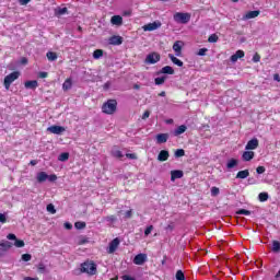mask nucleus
Instances as JSON below:
<instances>
[{"label": "nucleus", "instance_id": "4d7b16f0", "mask_svg": "<svg viewBox=\"0 0 280 280\" xmlns=\"http://www.w3.org/2000/svg\"><path fill=\"white\" fill-rule=\"evenodd\" d=\"M7 240H14V242H16V235H14V234H8V235H7Z\"/></svg>", "mask_w": 280, "mask_h": 280}, {"label": "nucleus", "instance_id": "9b49d317", "mask_svg": "<svg viewBox=\"0 0 280 280\" xmlns=\"http://www.w3.org/2000/svg\"><path fill=\"white\" fill-rule=\"evenodd\" d=\"M117 248H119V238H114L109 243V247L107 249V253H109V255H113V253H115V250H117Z\"/></svg>", "mask_w": 280, "mask_h": 280}, {"label": "nucleus", "instance_id": "338daca9", "mask_svg": "<svg viewBox=\"0 0 280 280\" xmlns=\"http://www.w3.org/2000/svg\"><path fill=\"white\" fill-rule=\"evenodd\" d=\"M37 163H38V162H37L36 160H32V161L30 162L31 165H37Z\"/></svg>", "mask_w": 280, "mask_h": 280}, {"label": "nucleus", "instance_id": "412c9836", "mask_svg": "<svg viewBox=\"0 0 280 280\" xmlns=\"http://www.w3.org/2000/svg\"><path fill=\"white\" fill-rule=\"evenodd\" d=\"M250 176V172L248 170L240 171L236 174V178L244 180V178H248Z\"/></svg>", "mask_w": 280, "mask_h": 280}, {"label": "nucleus", "instance_id": "0e129e2a", "mask_svg": "<svg viewBox=\"0 0 280 280\" xmlns=\"http://www.w3.org/2000/svg\"><path fill=\"white\" fill-rule=\"evenodd\" d=\"M39 78H47V72H39Z\"/></svg>", "mask_w": 280, "mask_h": 280}, {"label": "nucleus", "instance_id": "13d9d810", "mask_svg": "<svg viewBox=\"0 0 280 280\" xmlns=\"http://www.w3.org/2000/svg\"><path fill=\"white\" fill-rule=\"evenodd\" d=\"M150 117V110H145L142 115V119H148Z\"/></svg>", "mask_w": 280, "mask_h": 280}, {"label": "nucleus", "instance_id": "b1692460", "mask_svg": "<svg viewBox=\"0 0 280 280\" xmlns=\"http://www.w3.org/2000/svg\"><path fill=\"white\" fill-rule=\"evenodd\" d=\"M38 183H45L49 178V175L45 172H39L36 176Z\"/></svg>", "mask_w": 280, "mask_h": 280}, {"label": "nucleus", "instance_id": "7c9ffc66", "mask_svg": "<svg viewBox=\"0 0 280 280\" xmlns=\"http://www.w3.org/2000/svg\"><path fill=\"white\" fill-rule=\"evenodd\" d=\"M102 56H104V50H102V49H96L93 52V59L94 60H100V58H102Z\"/></svg>", "mask_w": 280, "mask_h": 280}, {"label": "nucleus", "instance_id": "c756f323", "mask_svg": "<svg viewBox=\"0 0 280 280\" xmlns=\"http://www.w3.org/2000/svg\"><path fill=\"white\" fill-rule=\"evenodd\" d=\"M46 57L48 60H50V62H54V60H58V55H56V52L54 51H48L46 54Z\"/></svg>", "mask_w": 280, "mask_h": 280}, {"label": "nucleus", "instance_id": "8fccbe9b", "mask_svg": "<svg viewBox=\"0 0 280 280\" xmlns=\"http://www.w3.org/2000/svg\"><path fill=\"white\" fill-rule=\"evenodd\" d=\"M0 222L1 224H5V222H8V218L5 217L4 213H0Z\"/></svg>", "mask_w": 280, "mask_h": 280}, {"label": "nucleus", "instance_id": "4be33fe9", "mask_svg": "<svg viewBox=\"0 0 280 280\" xmlns=\"http://www.w3.org/2000/svg\"><path fill=\"white\" fill-rule=\"evenodd\" d=\"M168 58L171 60V62H173V65H176V67H183V61L178 58H176V56L168 54Z\"/></svg>", "mask_w": 280, "mask_h": 280}, {"label": "nucleus", "instance_id": "7ed1b4c3", "mask_svg": "<svg viewBox=\"0 0 280 280\" xmlns=\"http://www.w3.org/2000/svg\"><path fill=\"white\" fill-rule=\"evenodd\" d=\"M81 272H85L86 275H96L97 266L94 262H83L81 265Z\"/></svg>", "mask_w": 280, "mask_h": 280}, {"label": "nucleus", "instance_id": "9d476101", "mask_svg": "<svg viewBox=\"0 0 280 280\" xmlns=\"http://www.w3.org/2000/svg\"><path fill=\"white\" fill-rule=\"evenodd\" d=\"M257 148H259V140L257 138H253L247 142L245 150H257Z\"/></svg>", "mask_w": 280, "mask_h": 280}, {"label": "nucleus", "instance_id": "423d86ee", "mask_svg": "<svg viewBox=\"0 0 280 280\" xmlns=\"http://www.w3.org/2000/svg\"><path fill=\"white\" fill-rule=\"evenodd\" d=\"M148 261V255L147 254H138L133 258V264L136 266H143Z\"/></svg>", "mask_w": 280, "mask_h": 280}, {"label": "nucleus", "instance_id": "69168bd1", "mask_svg": "<svg viewBox=\"0 0 280 280\" xmlns=\"http://www.w3.org/2000/svg\"><path fill=\"white\" fill-rule=\"evenodd\" d=\"M24 280H38V278L25 277Z\"/></svg>", "mask_w": 280, "mask_h": 280}, {"label": "nucleus", "instance_id": "864d4df0", "mask_svg": "<svg viewBox=\"0 0 280 280\" xmlns=\"http://www.w3.org/2000/svg\"><path fill=\"white\" fill-rule=\"evenodd\" d=\"M259 60H261V56H259V54H255L253 57V62H259Z\"/></svg>", "mask_w": 280, "mask_h": 280}, {"label": "nucleus", "instance_id": "a878e982", "mask_svg": "<svg viewBox=\"0 0 280 280\" xmlns=\"http://www.w3.org/2000/svg\"><path fill=\"white\" fill-rule=\"evenodd\" d=\"M240 161L235 160V159H230L226 163V167L229 170H233V167H237Z\"/></svg>", "mask_w": 280, "mask_h": 280}, {"label": "nucleus", "instance_id": "a18cd8bd", "mask_svg": "<svg viewBox=\"0 0 280 280\" xmlns=\"http://www.w3.org/2000/svg\"><path fill=\"white\" fill-rule=\"evenodd\" d=\"M238 215H250V211L246 210V209H241L237 211Z\"/></svg>", "mask_w": 280, "mask_h": 280}, {"label": "nucleus", "instance_id": "37998d69", "mask_svg": "<svg viewBox=\"0 0 280 280\" xmlns=\"http://www.w3.org/2000/svg\"><path fill=\"white\" fill-rule=\"evenodd\" d=\"M74 226H75V229H79V230L85 229L86 228V223L79 221V222L74 223Z\"/></svg>", "mask_w": 280, "mask_h": 280}, {"label": "nucleus", "instance_id": "2f4dec72", "mask_svg": "<svg viewBox=\"0 0 280 280\" xmlns=\"http://www.w3.org/2000/svg\"><path fill=\"white\" fill-rule=\"evenodd\" d=\"M37 270L40 272V275H46L47 272V266H45L43 262H39L37 265Z\"/></svg>", "mask_w": 280, "mask_h": 280}, {"label": "nucleus", "instance_id": "473e14b6", "mask_svg": "<svg viewBox=\"0 0 280 280\" xmlns=\"http://www.w3.org/2000/svg\"><path fill=\"white\" fill-rule=\"evenodd\" d=\"M12 246V243L10 241H2L0 243V247L3 248L4 250H9V248Z\"/></svg>", "mask_w": 280, "mask_h": 280}, {"label": "nucleus", "instance_id": "a211bd4d", "mask_svg": "<svg viewBox=\"0 0 280 280\" xmlns=\"http://www.w3.org/2000/svg\"><path fill=\"white\" fill-rule=\"evenodd\" d=\"M244 50H237L234 55L231 56V62H237L240 58H244Z\"/></svg>", "mask_w": 280, "mask_h": 280}, {"label": "nucleus", "instance_id": "58836bf2", "mask_svg": "<svg viewBox=\"0 0 280 280\" xmlns=\"http://www.w3.org/2000/svg\"><path fill=\"white\" fill-rule=\"evenodd\" d=\"M212 197L220 196V188L213 186L210 190Z\"/></svg>", "mask_w": 280, "mask_h": 280}, {"label": "nucleus", "instance_id": "c9c22d12", "mask_svg": "<svg viewBox=\"0 0 280 280\" xmlns=\"http://www.w3.org/2000/svg\"><path fill=\"white\" fill-rule=\"evenodd\" d=\"M269 196H268V192H260L258 195V199L260 202H266L268 200Z\"/></svg>", "mask_w": 280, "mask_h": 280}, {"label": "nucleus", "instance_id": "3c124183", "mask_svg": "<svg viewBox=\"0 0 280 280\" xmlns=\"http://www.w3.org/2000/svg\"><path fill=\"white\" fill-rule=\"evenodd\" d=\"M126 156H127V159H130L131 161L137 160V154H135V153H127Z\"/></svg>", "mask_w": 280, "mask_h": 280}, {"label": "nucleus", "instance_id": "0eeeda50", "mask_svg": "<svg viewBox=\"0 0 280 280\" xmlns=\"http://www.w3.org/2000/svg\"><path fill=\"white\" fill-rule=\"evenodd\" d=\"M183 45L184 43L182 40H177L173 44V51H175V56H177V58L183 56Z\"/></svg>", "mask_w": 280, "mask_h": 280}, {"label": "nucleus", "instance_id": "09e8293b", "mask_svg": "<svg viewBox=\"0 0 280 280\" xmlns=\"http://www.w3.org/2000/svg\"><path fill=\"white\" fill-rule=\"evenodd\" d=\"M207 51H209V49L200 48L199 51L197 52V56H207Z\"/></svg>", "mask_w": 280, "mask_h": 280}, {"label": "nucleus", "instance_id": "f704fd0d", "mask_svg": "<svg viewBox=\"0 0 280 280\" xmlns=\"http://www.w3.org/2000/svg\"><path fill=\"white\" fill-rule=\"evenodd\" d=\"M272 252L273 253H279L280 252V243H279V241H273L272 242Z\"/></svg>", "mask_w": 280, "mask_h": 280}, {"label": "nucleus", "instance_id": "4c0bfd02", "mask_svg": "<svg viewBox=\"0 0 280 280\" xmlns=\"http://www.w3.org/2000/svg\"><path fill=\"white\" fill-rule=\"evenodd\" d=\"M46 210L48 211V213H51L52 215L56 214V207L54 206V203H49L46 207Z\"/></svg>", "mask_w": 280, "mask_h": 280}, {"label": "nucleus", "instance_id": "052dcab7", "mask_svg": "<svg viewBox=\"0 0 280 280\" xmlns=\"http://www.w3.org/2000/svg\"><path fill=\"white\" fill-rule=\"evenodd\" d=\"M30 3V0H20L21 5H27Z\"/></svg>", "mask_w": 280, "mask_h": 280}, {"label": "nucleus", "instance_id": "2eb2a0df", "mask_svg": "<svg viewBox=\"0 0 280 280\" xmlns=\"http://www.w3.org/2000/svg\"><path fill=\"white\" fill-rule=\"evenodd\" d=\"M259 11H249L243 16V21H249V19H257Z\"/></svg>", "mask_w": 280, "mask_h": 280}, {"label": "nucleus", "instance_id": "603ef678", "mask_svg": "<svg viewBox=\"0 0 280 280\" xmlns=\"http://www.w3.org/2000/svg\"><path fill=\"white\" fill-rule=\"evenodd\" d=\"M256 172H257V174H264V172H266V167H264V166H258V167L256 168Z\"/></svg>", "mask_w": 280, "mask_h": 280}, {"label": "nucleus", "instance_id": "6ab92c4d", "mask_svg": "<svg viewBox=\"0 0 280 280\" xmlns=\"http://www.w3.org/2000/svg\"><path fill=\"white\" fill-rule=\"evenodd\" d=\"M170 159V152L167 150H162L158 155V161H167Z\"/></svg>", "mask_w": 280, "mask_h": 280}, {"label": "nucleus", "instance_id": "f257e3e1", "mask_svg": "<svg viewBox=\"0 0 280 280\" xmlns=\"http://www.w3.org/2000/svg\"><path fill=\"white\" fill-rule=\"evenodd\" d=\"M102 113L105 115H115L117 113V100H108L102 106Z\"/></svg>", "mask_w": 280, "mask_h": 280}, {"label": "nucleus", "instance_id": "ea45409f", "mask_svg": "<svg viewBox=\"0 0 280 280\" xmlns=\"http://www.w3.org/2000/svg\"><path fill=\"white\" fill-rule=\"evenodd\" d=\"M14 246L16 248H23V246H25V242L16 238L15 242H14Z\"/></svg>", "mask_w": 280, "mask_h": 280}, {"label": "nucleus", "instance_id": "1a4fd4ad", "mask_svg": "<svg viewBox=\"0 0 280 280\" xmlns=\"http://www.w3.org/2000/svg\"><path fill=\"white\" fill-rule=\"evenodd\" d=\"M48 132H51V135H62V132H65L67 129H65V127L62 126H50L47 128Z\"/></svg>", "mask_w": 280, "mask_h": 280}, {"label": "nucleus", "instance_id": "de8ad7c7", "mask_svg": "<svg viewBox=\"0 0 280 280\" xmlns=\"http://www.w3.org/2000/svg\"><path fill=\"white\" fill-rule=\"evenodd\" d=\"M22 261H32V256L30 254H23Z\"/></svg>", "mask_w": 280, "mask_h": 280}, {"label": "nucleus", "instance_id": "e433bc0d", "mask_svg": "<svg viewBox=\"0 0 280 280\" xmlns=\"http://www.w3.org/2000/svg\"><path fill=\"white\" fill-rule=\"evenodd\" d=\"M58 161H61L62 163H65V161H69V153L63 152L58 156Z\"/></svg>", "mask_w": 280, "mask_h": 280}, {"label": "nucleus", "instance_id": "393cba45", "mask_svg": "<svg viewBox=\"0 0 280 280\" xmlns=\"http://www.w3.org/2000/svg\"><path fill=\"white\" fill-rule=\"evenodd\" d=\"M25 89H37L38 88V81L33 80V81H26L24 83Z\"/></svg>", "mask_w": 280, "mask_h": 280}, {"label": "nucleus", "instance_id": "c03bdc74", "mask_svg": "<svg viewBox=\"0 0 280 280\" xmlns=\"http://www.w3.org/2000/svg\"><path fill=\"white\" fill-rule=\"evenodd\" d=\"M185 154V150H183V149H177L176 151H175V156L177 158V159H180V156H183Z\"/></svg>", "mask_w": 280, "mask_h": 280}, {"label": "nucleus", "instance_id": "c85d7f7f", "mask_svg": "<svg viewBox=\"0 0 280 280\" xmlns=\"http://www.w3.org/2000/svg\"><path fill=\"white\" fill-rule=\"evenodd\" d=\"M68 9L67 8H58L55 10L56 16H62L63 14H67Z\"/></svg>", "mask_w": 280, "mask_h": 280}, {"label": "nucleus", "instance_id": "6e6d98bb", "mask_svg": "<svg viewBox=\"0 0 280 280\" xmlns=\"http://www.w3.org/2000/svg\"><path fill=\"white\" fill-rule=\"evenodd\" d=\"M48 180L50 182V183H54L55 180H58V176H56V175H50V176H48Z\"/></svg>", "mask_w": 280, "mask_h": 280}, {"label": "nucleus", "instance_id": "e2e57ef3", "mask_svg": "<svg viewBox=\"0 0 280 280\" xmlns=\"http://www.w3.org/2000/svg\"><path fill=\"white\" fill-rule=\"evenodd\" d=\"M273 80L276 81V82H280V77H279V74H273Z\"/></svg>", "mask_w": 280, "mask_h": 280}, {"label": "nucleus", "instance_id": "72a5a7b5", "mask_svg": "<svg viewBox=\"0 0 280 280\" xmlns=\"http://www.w3.org/2000/svg\"><path fill=\"white\" fill-rule=\"evenodd\" d=\"M166 80H167V77H158V78H155V84L158 86H161V84H165Z\"/></svg>", "mask_w": 280, "mask_h": 280}, {"label": "nucleus", "instance_id": "bf43d9fd", "mask_svg": "<svg viewBox=\"0 0 280 280\" xmlns=\"http://www.w3.org/2000/svg\"><path fill=\"white\" fill-rule=\"evenodd\" d=\"M125 218H132V210H128V211L125 213Z\"/></svg>", "mask_w": 280, "mask_h": 280}, {"label": "nucleus", "instance_id": "6e6552de", "mask_svg": "<svg viewBox=\"0 0 280 280\" xmlns=\"http://www.w3.org/2000/svg\"><path fill=\"white\" fill-rule=\"evenodd\" d=\"M159 27H161V22H152L142 26V30H144V32H154V30H159Z\"/></svg>", "mask_w": 280, "mask_h": 280}, {"label": "nucleus", "instance_id": "20e7f679", "mask_svg": "<svg viewBox=\"0 0 280 280\" xmlns=\"http://www.w3.org/2000/svg\"><path fill=\"white\" fill-rule=\"evenodd\" d=\"M20 75L21 74L15 71L4 78V88L7 89V91L10 89L12 82H14L15 80H19Z\"/></svg>", "mask_w": 280, "mask_h": 280}, {"label": "nucleus", "instance_id": "dca6fc26", "mask_svg": "<svg viewBox=\"0 0 280 280\" xmlns=\"http://www.w3.org/2000/svg\"><path fill=\"white\" fill-rule=\"evenodd\" d=\"M176 178H183V171H171V180L172 183H174L176 180Z\"/></svg>", "mask_w": 280, "mask_h": 280}, {"label": "nucleus", "instance_id": "cd10ccee", "mask_svg": "<svg viewBox=\"0 0 280 280\" xmlns=\"http://www.w3.org/2000/svg\"><path fill=\"white\" fill-rule=\"evenodd\" d=\"M112 154L113 156H115L116 159H124V153H121V151L117 148H114L112 150Z\"/></svg>", "mask_w": 280, "mask_h": 280}, {"label": "nucleus", "instance_id": "aec40b11", "mask_svg": "<svg viewBox=\"0 0 280 280\" xmlns=\"http://www.w3.org/2000/svg\"><path fill=\"white\" fill-rule=\"evenodd\" d=\"M167 139H170V135L167 133H159L156 136L158 143H167Z\"/></svg>", "mask_w": 280, "mask_h": 280}, {"label": "nucleus", "instance_id": "ddd939ff", "mask_svg": "<svg viewBox=\"0 0 280 280\" xmlns=\"http://www.w3.org/2000/svg\"><path fill=\"white\" fill-rule=\"evenodd\" d=\"M184 132H187V126L180 125L173 131V135L174 137H180V135H184Z\"/></svg>", "mask_w": 280, "mask_h": 280}, {"label": "nucleus", "instance_id": "774afa93", "mask_svg": "<svg viewBox=\"0 0 280 280\" xmlns=\"http://www.w3.org/2000/svg\"><path fill=\"white\" fill-rule=\"evenodd\" d=\"M107 220H110L113 222L115 220V217L110 215V217L107 218Z\"/></svg>", "mask_w": 280, "mask_h": 280}, {"label": "nucleus", "instance_id": "bb28decb", "mask_svg": "<svg viewBox=\"0 0 280 280\" xmlns=\"http://www.w3.org/2000/svg\"><path fill=\"white\" fill-rule=\"evenodd\" d=\"M71 86H73V82L71 81V79H67L62 84L63 91L71 90Z\"/></svg>", "mask_w": 280, "mask_h": 280}, {"label": "nucleus", "instance_id": "5fc2aeb1", "mask_svg": "<svg viewBox=\"0 0 280 280\" xmlns=\"http://www.w3.org/2000/svg\"><path fill=\"white\" fill-rule=\"evenodd\" d=\"M63 226H65V229H67V231H71L73 229V225L71 223H69V222H66L63 224Z\"/></svg>", "mask_w": 280, "mask_h": 280}, {"label": "nucleus", "instance_id": "79ce46f5", "mask_svg": "<svg viewBox=\"0 0 280 280\" xmlns=\"http://www.w3.org/2000/svg\"><path fill=\"white\" fill-rule=\"evenodd\" d=\"M218 38H219L218 35L212 34L209 36L208 43H218Z\"/></svg>", "mask_w": 280, "mask_h": 280}, {"label": "nucleus", "instance_id": "39448f33", "mask_svg": "<svg viewBox=\"0 0 280 280\" xmlns=\"http://www.w3.org/2000/svg\"><path fill=\"white\" fill-rule=\"evenodd\" d=\"M161 60V55L158 52H151L147 56L144 62L145 65H156Z\"/></svg>", "mask_w": 280, "mask_h": 280}, {"label": "nucleus", "instance_id": "f3484780", "mask_svg": "<svg viewBox=\"0 0 280 280\" xmlns=\"http://www.w3.org/2000/svg\"><path fill=\"white\" fill-rule=\"evenodd\" d=\"M242 159H243V161H253V159H255V152H253V151H245L242 154Z\"/></svg>", "mask_w": 280, "mask_h": 280}, {"label": "nucleus", "instance_id": "5701e85b", "mask_svg": "<svg viewBox=\"0 0 280 280\" xmlns=\"http://www.w3.org/2000/svg\"><path fill=\"white\" fill-rule=\"evenodd\" d=\"M160 73H164L166 75H174V68H172V66H165L161 69Z\"/></svg>", "mask_w": 280, "mask_h": 280}, {"label": "nucleus", "instance_id": "a19ab883", "mask_svg": "<svg viewBox=\"0 0 280 280\" xmlns=\"http://www.w3.org/2000/svg\"><path fill=\"white\" fill-rule=\"evenodd\" d=\"M152 231H154V225L147 226V229L144 230V236L148 237V235H150Z\"/></svg>", "mask_w": 280, "mask_h": 280}, {"label": "nucleus", "instance_id": "49530a36", "mask_svg": "<svg viewBox=\"0 0 280 280\" xmlns=\"http://www.w3.org/2000/svg\"><path fill=\"white\" fill-rule=\"evenodd\" d=\"M176 279L177 280H185V273H183L180 270L176 272Z\"/></svg>", "mask_w": 280, "mask_h": 280}, {"label": "nucleus", "instance_id": "f8f14e48", "mask_svg": "<svg viewBox=\"0 0 280 280\" xmlns=\"http://www.w3.org/2000/svg\"><path fill=\"white\" fill-rule=\"evenodd\" d=\"M109 45H121L124 38L121 36L114 35L108 39Z\"/></svg>", "mask_w": 280, "mask_h": 280}, {"label": "nucleus", "instance_id": "4468645a", "mask_svg": "<svg viewBox=\"0 0 280 280\" xmlns=\"http://www.w3.org/2000/svg\"><path fill=\"white\" fill-rule=\"evenodd\" d=\"M110 23L112 25H124V18H121L120 15H114L110 19Z\"/></svg>", "mask_w": 280, "mask_h": 280}, {"label": "nucleus", "instance_id": "f03ea898", "mask_svg": "<svg viewBox=\"0 0 280 280\" xmlns=\"http://www.w3.org/2000/svg\"><path fill=\"white\" fill-rule=\"evenodd\" d=\"M175 23H180L182 25H187L189 21H191L190 13L177 12L173 15Z\"/></svg>", "mask_w": 280, "mask_h": 280}, {"label": "nucleus", "instance_id": "680f3d73", "mask_svg": "<svg viewBox=\"0 0 280 280\" xmlns=\"http://www.w3.org/2000/svg\"><path fill=\"white\" fill-rule=\"evenodd\" d=\"M122 280H135V278L130 277V276H122L121 278Z\"/></svg>", "mask_w": 280, "mask_h": 280}]
</instances>
